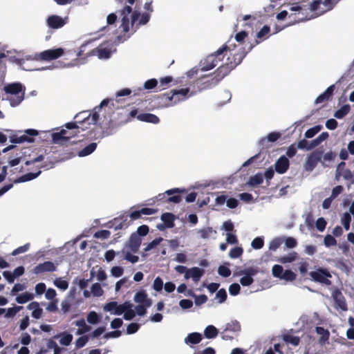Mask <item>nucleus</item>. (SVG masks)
Here are the masks:
<instances>
[{"label":"nucleus","mask_w":354,"mask_h":354,"mask_svg":"<svg viewBox=\"0 0 354 354\" xmlns=\"http://www.w3.org/2000/svg\"><path fill=\"white\" fill-rule=\"evenodd\" d=\"M64 54V49L62 48H58L55 49H49L41 52L39 54H36L34 57V59L35 60H44V61H51L53 59H56L61 57Z\"/></svg>","instance_id":"obj_6"},{"label":"nucleus","mask_w":354,"mask_h":354,"mask_svg":"<svg viewBox=\"0 0 354 354\" xmlns=\"http://www.w3.org/2000/svg\"><path fill=\"white\" fill-rule=\"evenodd\" d=\"M67 17L62 18L59 15H53L46 19L48 26L53 29H58L63 27L67 23Z\"/></svg>","instance_id":"obj_10"},{"label":"nucleus","mask_w":354,"mask_h":354,"mask_svg":"<svg viewBox=\"0 0 354 354\" xmlns=\"http://www.w3.org/2000/svg\"><path fill=\"white\" fill-rule=\"evenodd\" d=\"M259 44V40L256 39L254 41V43L253 44H251L248 47L247 50H245V48L243 47H239L238 49H236V46H234V48L232 50L229 48L227 50V51L229 50L230 55L227 57V61L229 63L232 64V65L234 68H236V66H238L239 64L241 63L243 58L245 57L246 54L249 51H250L254 46H256Z\"/></svg>","instance_id":"obj_4"},{"label":"nucleus","mask_w":354,"mask_h":354,"mask_svg":"<svg viewBox=\"0 0 354 354\" xmlns=\"http://www.w3.org/2000/svg\"><path fill=\"white\" fill-rule=\"evenodd\" d=\"M227 292L224 288L218 290L216 294L215 298L218 300V303L222 304L227 299Z\"/></svg>","instance_id":"obj_43"},{"label":"nucleus","mask_w":354,"mask_h":354,"mask_svg":"<svg viewBox=\"0 0 354 354\" xmlns=\"http://www.w3.org/2000/svg\"><path fill=\"white\" fill-rule=\"evenodd\" d=\"M351 221V216L349 213H344L342 218V223L344 225V227L346 230H348L350 229V223Z\"/></svg>","instance_id":"obj_52"},{"label":"nucleus","mask_w":354,"mask_h":354,"mask_svg":"<svg viewBox=\"0 0 354 354\" xmlns=\"http://www.w3.org/2000/svg\"><path fill=\"white\" fill-rule=\"evenodd\" d=\"M204 270L198 267H194L188 269L187 273L185 274V278L186 279L192 278L194 282H198L204 274Z\"/></svg>","instance_id":"obj_16"},{"label":"nucleus","mask_w":354,"mask_h":354,"mask_svg":"<svg viewBox=\"0 0 354 354\" xmlns=\"http://www.w3.org/2000/svg\"><path fill=\"white\" fill-rule=\"evenodd\" d=\"M137 118L140 121L152 124H158L160 122V119L157 115L149 113H140L138 115Z\"/></svg>","instance_id":"obj_21"},{"label":"nucleus","mask_w":354,"mask_h":354,"mask_svg":"<svg viewBox=\"0 0 354 354\" xmlns=\"http://www.w3.org/2000/svg\"><path fill=\"white\" fill-rule=\"evenodd\" d=\"M341 177L346 181V185L348 189H350L354 184V174L350 169L341 171L339 175L338 173L335 174V180L339 181Z\"/></svg>","instance_id":"obj_11"},{"label":"nucleus","mask_w":354,"mask_h":354,"mask_svg":"<svg viewBox=\"0 0 354 354\" xmlns=\"http://www.w3.org/2000/svg\"><path fill=\"white\" fill-rule=\"evenodd\" d=\"M134 301L136 303L146 304L147 306H150L151 304V299L147 298V295L144 290L139 291L135 295Z\"/></svg>","instance_id":"obj_25"},{"label":"nucleus","mask_w":354,"mask_h":354,"mask_svg":"<svg viewBox=\"0 0 354 354\" xmlns=\"http://www.w3.org/2000/svg\"><path fill=\"white\" fill-rule=\"evenodd\" d=\"M91 292L95 297H100L103 295L104 291L100 283H95L91 286Z\"/></svg>","instance_id":"obj_47"},{"label":"nucleus","mask_w":354,"mask_h":354,"mask_svg":"<svg viewBox=\"0 0 354 354\" xmlns=\"http://www.w3.org/2000/svg\"><path fill=\"white\" fill-rule=\"evenodd\" d=\"M309 275L315 282L326 286H330L331 284V281L328 278H330L332 276L326 269L319 268L316 271L310 272Z\"/></svg>","instance_id":"obj_5"},{"label":"nucleus","mask_w":354,"mask_h":354,"mask_svg":"<svg viewBox=\"0 0 354 354\" xmlns=\"http://www.w3.org/2000/svg\"><path fill=\"white\" fill-rule=\"evenodd\" d=\"M158 85L156 79H150L145 82L144 88L147 90L153 89Z\"/></svg>","instance_id":"obj_62"},{"label":"nucleus","mask_w":354,"mask_h":354,"mask_svg":"<svg viewBox=\"0 0 354 354\" xmlns=\"http://www.w3.org/2000/svg\"><path fill=\"white\" fill-rule=\"evenodd\" d=\"M124 269L120 266H113L111 270V274L115 277H120L123 274Z\"/></svg>","instance_id":"obj_63"},{"label":"nucleus","mask_w":354,"mask_h":354,"mask_svg":"<svg viewBox=\"0 0 354 354\" xmlns=\"http://www.w3.org/2000/svg\"><path fill=\"white\" fill-rule=\"evenodd\" d=\"M259 271L258 268L249 267L244 270H242L238 272L239 275H244L242 277L239 281L243 286H249L253 282V276L256 275Z\"/></svg>","instance_id":"obj_8"},{"label":"nucleus","mask_w":354,"mask_h":354,"mask_svg":"<svg viewBox=\"0 0 354 354\" xmlns=\"http://www.w3.org/2000/svg\"><path fill=\"white\" fill-rule=\"evenodd\" d=\"M218 333V331L217 328L213 325L207 326L204 330V335L205 337L208 339H212L216 337Z\"/></svg>","instance_id":"obj_32"},{"label":"nucleus","mask_w":354,"mask_h":354,"mask_svg":"<svg viewBox=\"0 0 354 354\" xmlns=\"http://www.w3.org/2000/svg\"><path fill=\"white\" fill-rule=\"evenodd\" d=\"M22 309L23 306H17L12 308H9L6 311L5 317L8 318L13 317L18 312H19Z\"/></svg>","instance_id":"obj_48"},{"label":"nucleus","mask_w":354,"mask_h":354,"mask_svg":"<svg viewBox=\"0 0 354 354\" xmlns=\"http://www.w3.org/2000/svg\"><path fill=\"white\" fill-rule=\"evenodd\" d=\"M202 339V335L199 333H189L185 339L186 344H197Z\"/></svg>","instance_id":"obj_28"},{"label":"nucleus","mask_w":354,"mask_h":354,"mask_svg":"<svg viewBox=\"0 0 354 354\" xmlns=\"http://www.w3.org/2000/svg\"><path fill=\"white\" fill-rule=\"evenodd\" d=\"M86 319L87 322L91 324H95L100 320L99 315L95 311L90 312L87 315Z\"/></svg>","instance_id":"obj_49"},{"label":"nucleus","mask_w":354,"mask_h":354,"mask_svg":"<svg viewBox=\"0 0 354 354\" xmlns=\"http://www.w3.org/2000/svg\"><path fill=\"white\" fill-rule=\"evenodd\" d=\"M283 243V240L281 238L277 237L272 239L269 245V249L272 251L277 250Z\"/></svg>","instance_id":"obj_46"},{"label":"nucleus","mask_w":354,"mask_h":354,"mask_svg":"<svg viewBox=\"0 0 354 354\" xmlns=\"http://www.w3.org/2000/svg\"><path fill=\"white\" fill-rule=\"evenodd\" d=\"M34 141V139L30 136H28L27 135H22L20 136H18L17 135H13L10 137V142L12 143H23L24 142H32Z\"/></svg>","instance_id":"obj_30"},{"label":"nucleus","mask_w":354,"mask_h":354,"mask_svg":"<svg viewBox=\"0 0 354 354\" xmlns=\"http://www.w3.org/2000/svg\"><path fill=\"white\" fill-rule=\"evenodd\" d=\"M241 325L239 322L236 320L232 321L231 322L227 324L225 331H232V332H239L241 330Z\"/></svg>","instance_id":"obj_35"},{"label":"nucleus","mask_w":354,"mask_h":354,"mask_svg":"<svg viewBox=\"0 0 354 354\" xmlns=\"http://www.w3.org/2000/svg\"><path fill=\"white\" fill-rule=\"evenodd\" d=\"M161 220L166 225L167 228H172L174 226L175 215L172 213H163L160 217Z\"/></svg>","instance_id":"obj_27"},{"label":"nucleus","mask_w":354,"mask_h":354,"mask_svg":"<svg viewBox=\"0 0 354 354\" xmlns=\"http://www.w3.org/2000/svg\"><path fill=\"white\" fill-rule=\"evenodd\" d=\"M235 68L232 64L229 63L227 61L223 65L219 66L215 71L216 77L218 80H221L224 78L230 72Z\"/></svg>","instance_id":"obj_15"},{"label":"nucleus","mask_w":354,"mask_h":354,"mask_svg":"<svg viewBox=\"0 0 354 354\" xmlns=\"http://www.w3.org/2000/svg\"><path fill=\"white\" fill-rule=\"evenodd\" d=\"M272 274L274 277L280 278L281 279L283 273V268L280 265H274L272 267Z\"/></svg>","instance_id":"obj_54"},{"label":"nucleus","mask_w":354,"mask_h":354,"mask_svg":"<svg viewBox=\"0 0 354 354\" xmlns=\"http://www.w3.org/2000/svg\"><path fill=\"white\" fill-rule=\"evenodd\" d=\"M3 91L7 94L15 95L14 97H8L11 106H18L24 100L26 88L20 82H15L9 84L3 87Z\"/></svg>","instance_id":"obj_2"},{"label":"nucleus","mask_w":354,"mask_h":354,"mask_svg":"<svg viewBox=\"0 0 354 354\" xmlns=\"http://www.w3.org/2000/svg\"><path fill=\"white\" fill-rule=\"evenodd\" d=\"M97 144L95 142H92L87 146H86L84 148H83L82 150H80L78 152V156L80 157H84L90 155L96 149Z\"/></svg>","instance_id":"obj_31"},{"label":"nucleus","mask_w":354,"mask_h":354,"mask_svg":"<svg viewBox=\"0 0 354 354\" xmlns=\"http://www.w3.org/2000/svg\"><path fill=\"white\" fill-rule=\"evenodd\" d=\"M130 308H133V304L130 301H125L122 304H118L117 301H110L105 304L104 310L109 312H112L114 310V315H120Z\"/></svg>","instance_id":"obj_7"},{"label":"nucleus","mask_w":354,"mask_h":354,"mask_svg":"<svg viewBox=\"0 0 354 354\" xmlns=\"http://www.w3.org/2000/svg\"><path fill=\"white\" fill-rule=\"evenodd\" d=\"M251 245L254 249L256 250H259L262 248L264 245L263 239L261 237H256L252 241Z\"/></svg>","instance_id":"obj_53"},{"label":"nucleus","mask_w":354,"mask_h":354,"mask_svg":"<svg viewBox=\"0 0 354 354\" xmlns=\"http://www.w3.org/2000/svg\"><path fill=\"white\" fill-rule=\"evenodd\" d=\"M243 252V250L241 247H235L230 250L229 256L232 259H237L240 257Z\"/></svg>","instance_id":"obj_44"},{"label":"nucleus","mask_w":354,"mask_h":354,"mask_svg":"<svg viewBox=\"0 0 354 354\" xmlns=\"http://www.w3.org/2000/svg\"><path fill=\"white\" fill-rule=\"evenodd\" d=\"M189 92V88L174 89L170 91L169 93L159 95L158 98L161 99V100L165 103V106H171L187 99Z\"/></svg>","instance_id":"obj_3"},{"label":"nucleus","mask_w":354,"mask_h":354,"mask_svg":"<svg viewBox=\"0 0 354 354\" xmlns=\"http://www.w3.org/2000/svg\"><path fill=\"white\" fill-rule=\"evenodd\" d=\"M87 57L97 55L100 59H106L111 55V52L107 48H93L86 53Z\"/></svg>","instance_id":"obj_18"},{"label":"nucleus","mask_w":354,"mask_h":354,"mask_svg":"<svg viewBox=\"0 0 354 354\" xmlns=\"http://www.w3.org/2000/svg\"><path fill=\"white\" fill-rule=\"evenodd\" d=\"M241 290V287L239 284L236 283H234L231 284L229 287V292L231 295L236 296L239 294Z\"/></svg>","instance_id":"obj_61"},{"label":"nucleus","mask_w":354,"mask_h":354,"mask_svg":"<svg viewBox=\"0 0 354 354\" xmlns=\"http://www.w3.org/2000/svg\"><path fill=\"white\" fill-rule=\"evenodd\" d=\"M194 302L196 306H201L207 302L208 298L205 295H194Z\"/></svg>","instance_id":"obj_60"},{"label":"nucleus","mask_w":354,"mask_h":354,"mask_svg":"<svg viewBox=\"0 0 354 354\" xmlns=\"http://www.w3.org/2000/svg\"><path fill=\"white\" fill-rule=\"evenodd\" d=\"M281 137V133L279 132H271L266 137L263 138L259 141V145L267 146V143L269 142H274L277 141Z\"/></svg>","instance_id":"obj_24"},{"label":"nucleus","mask_w":354,"mask_h":354,"mask_svg":"<svg viewBox=\"0 0 354 354\" xmlns=\"http://www.w3.org/2000/svg\"><path fill=\"white\" fill-rule=\"evenodd\" d=\"M218 273L223 277H228L231 274V270L225 266H220L218 269Z\"/></svg>","instance_id":"obj_58"},{"label":"nucleus","mask_w":354,"mask_h":354,"mask_svg":"<svg viewBox=\"0 0 354 354\" xmlns=\"http://www.w3.org/2000/svg\"><path fill=\"white\" fill-rule=\"evenodd\" d=\"M296 274L290 270H286L283 272L281 279L288 281H292L296 279Z\"/></svg>","instance_id":"obj_50"},{"label":"nucleus","mask_w":354,"mask_h":354,"mask_svg":"<svg viewBox=\"0 0 354 354\" xmlns=\"http://www.w3.org/2000/svg\"><path fill=\"white\" fill-rule=\"evenodd\" d=\"M216 58L213 56L212 53L207 56L201 62L202 71H209L214 68L218 65Z\"/></svg>","instance_id":"obj_17"},{"label":"nucleus","mask_w":354,"mask_h":354,"mask_svg":"<svg viewBox=\"0 0 354 354\" xmlns=\"http://www.w3.org/2000/svg\"><path fill=\"white\" fill-rule=\"evenodd\" d=\"M33 295L29 292H24L16 297V301L19 304H25L33 299Z\"/></svg>","instance_id":"obj_39"},{"label":"nucleus","mask_w":354,"mask_h":354,"mask_svg":"<svg viewBox=\"0 0 354 354\" xmlns=\"http://www.w3.org/2000/svg\"><path fill=\"white\" fill-rule=\"evenodd\" d=\"M56 268L55 265L52 261H45L36 266L33 269V272L36 274L46 272H52L55 271Z\"/></svg>","instance_id":"obj_12"},{"label":"nucleus","mask_w":354,"mask_h":354,"mask_svg":"<svg viewBox=\"0 0 354 354\" xmlns=\"http://www.w3.org/2000/svg\"><path fill=\"white\" fill-rule=\"evenodd\" d=\"M75 325L81 328L78 329L77 334L85 333L91 329V326H88L83 319L76 321Z\"/></svg>","instance_id":"obj_38"},{"label":"nucleus","mask_w":354,"mask_h":354,"mask_svg":"<svg viewBox=\"0 0 354 354\" xmlns=\"http://www.w3.org/2000/svg\"><path fill=\"white\" fill-rule=\"evenodd\" d=\"M111 232L106 230H102L96 232L94 234V237L96 239H106L109 238Z\"/></svg>","instance_id":"obj_55"},{"label":"nucleus","mask_w":354,"mask_h":354,"mask_svg":"<svg viewBox=\"0 0 354 354\" xmlns=\"http://www.w3.org/2000/svg\"><path fill=\"white\" fill-rule=\"evenodd\" d=\"M323 151L317 149L314 151L308 158L305 163V169L306 171H313L317 163L322 161Z\"/></svg>","instance_id":"obj_9"},{"label":"nucleus","mask_w":354,"mask_h":354,"mask_svg":"<svg viewBox=\"0 0 354 354\" xmlns=\"http://www.w3.org/2000/svg\"><path fill=\"white\" fill-rule=\"evenodd\" d=\"M350 111V105L346 104L342 106L339 109L336 111L334 113V116L337 119L343 118Z\"/></svg>","instance_id":"obj_34"},{"label":"nucleus","mask_w":354,"mask_h":354,"mask_svg":"<svg viewBox=\"0 0 354 354\" xmlns=\"http://www.w3.org/2000/svg\"><path fill=\"white\" fill-rule=\"evenodd\" d=\"M55 286L62 290H66L68 288V283L67 281L62 279V278H57L54 281Z\"/></svg>","instance_id":"obj_45"},{"label":"nucleus","mask_w":354,"mask_h":354,"mask_svg":"<svg viewBox=\"0 0 354 354\" xmlns=\"http://www.w3.org/2000/svg\"><path fill=\"white\" fill-rule=\"evenodd\" d=\"M297 258V253L296 252H292L288 254V255H285L281 257L278 261L281 263H291L296 260Z\"/></svg>","instance_id":"obj_37"},{"label":"nucleus","mask_w":354,"mask_h":354,"mask_svg":"<svg viewBox=\"0 0 354 354\" xmlns=\"http://www.w3.org/2000/svg\"><path fill=\"white\" fill-rule=\"evenodd\" d=\"M263 181V175L260 173L251 176L249 179L248 184L250 186L254 187L261 185Z\"/></svg>","instance_id":"obj_33"},{"label":"nucleus","mask_w":354,"mask_h":354,"mask_svg":"<svg viewBox=\"0 0 354 354\" xmlns=\"http://www.w3.org/2000/svg\"><path fill=\"white\" fill-rule=\"evenodd\" d=\"M335 90V85H331L327 88V89L321 95H319L315 100V103L316 104L326 102L333 95Z\"/></svg>","instance_id":"obj_20"},{"label":"nucleus","mask_w":354,"mask_h":354,"mask_svg":"<svg viewBox=\"0 0 354 354\" xmlns=\"http://www.w3.org/2000/svg\"><path fill=\"white\" fill-rule=\"evenodd\" d=\"M333 297L335 301L336 308H340L343 310H347V305L345 301L344 297L339 290H337L333 292Z\"/></svg>","instance_id":"obj_19"},{"label":"nucleus","mask_w":354,"mask_h":354,"mask_svg":"<svg viewBox=\"0 0 354 354\" xmlns=\"http://www.w3.org/2000/svg\"><path fill=\"white\" fill-rule=\"evenodd\" d=\"M40 174H41V171H38L36 173H33V172L27 173V174L15 179L13 180V183L17 184V183H24V182H27L29 180H32L36 178L37 176H39Z\"/></svg>","instance_id":"obj_26"},{"label":"nucleus","mask_w":354,"mask_h":354,"mask_svg":"<svg viewBox=\"0 0 354 354\" xmlns=\"http://www.w3.org/2000/svg\"><path fill=\"white\" fill-rule=\"evenodd\" d=\"M73 335L71 334H66L61 337L59 342L62 345L68 346L71 343Z\"/></svg>","instance_id":"obj_64"},{"label":"nucleus","mask_w":354,"mask_h":354,"mask_svg":"<svg viewBox=\"0 0 354 354\" xmlns=\"http://www.w3.org/2000/svg\"><path fill=\"white\" fill-rule=\"evenodd\" d=\"M290 162L288 158L285 156H281L274 164L275 171L280 174L287 171L289 168Z\"/></svg>","instance_id":"obj_14"},{"label":"nucleus","mask_w":354,"mask_h":354,"mask_svg":"<svg viewBox=\"0 0 354 354\" xmlns=\"http://www.w3.org/2000/svg\"><path fill=\"white\" fill-rule=\"evenodd\" d=\"M184 192H185V189H182L180 188H174V189L167 190L164 194H159L158 196H157V198L158 200L161 201L165 198V194L169 196H171L174 194H180V193H184Z\"/></svg>","instance_id":"obj_42"},{"label":"nucleus","mask_w":354,"mask_h":354,"mask_svg":"<svg viewBox=\"0 0 354 354\" xmlns=\"http://www.w3.org/2000/svg\"><path fill=\"white\" fill-rule=\"evenodd\" d=\"M283 339L285 342L291 344L293 346H298L300 342V338L299 337L292 336L288 334L283 335Z\"/></svg>","instance_id":"obj_36"},{"label":"nucleus","mask_w":354,"mask_h":354,"mask_svg":"<svg viewBox=\"0 0 354 354\" xmlns=\"http://www.w3.org/2000/svg\"><path fill=\"white\" fill-rule=\"evenodd\" d=\"M228 49H229L228 46L225 44L223 46H221V48H219L214 53H212L213 56H214L216 58V60L218 64L223 59Z\"/></svg>","instance_id":"obj_29"},{"label":"nucleus","mask_w":354,"mask_h":354,"mask_svg":"<svg viewBox=\"0 0 354 354\" xmlns=\"http://www.w3.org/2000/svg\"><path fill=\"white\" fill-rule=\"evenodd\" d=\"M92 44V41H88L83 44H82L79 48V50L76 53L77 58H79L82 62V64L84 63L88 57L86 55V53H88L90 50H87L86 48L88 45Z\"/></svg>","instance_id":"obj_23"},{"label":"nucleus","mask_w":354,"mask_h":354,"mask_svg":"<svg viewBox=\"0 0 354 354\" xmlns=\"http://www.w3.org/2000/svg\"><path fill=\"white\" fill-rule=\"evenodd\" d=\"M141 238L136 234H132L129 240V247L133 252H137L140 245Z\"/></svg>","instance_id":"obj_22"},{"label":"nucleus","mask_w":354,"mask_h":354,"mask_svg":"<svg viewBox=\"0 0 354 354\" xmlns=\"http://www.w3.org/2000/svg\"><path fill=\"white\" fill-rule=\"evenodd\" d=\"M162 240L163 239L162 237L156 238L151 242L148 243L147 247L145 248V251L147 252L153 248H155L162 242Z\"/></svg>","instance_id":"obj_56"},{"label":"nucleus","mask_w":354,"mask_h":354,"mask_svg":"<svg viewBox=\"0 0 354 354\" xmlns=\"http://www.w3.org/2000/svg\"><path fill=\"white\" fill-rule=\"evenodd\" d=\"M132 12V8L130 6H126L121 11L122 16L121 20V27L124 32H127L129 30V15Z\"/></svg>","instance_id":"obj_13"},{"label":"nucleus","mask_w":354,"mask_h":354,"mask_svg":"<svg viewBox=\"0 0 354 354\" xmlns=\"http://www.w3.org/2000/svg\"><path fill=\"white\" fill-rule=\"evenodd\" d=\"M322 129V126L320 124L310 128L305 132V137L307 138H311L314 137L318 132H319Z\"/></svg>","instance_id":"obj_41"},{"label":"nucleus","mask_w":354,"mask_h":354,"mask_svg":"<svg viewBox=\"0 0 354 354\" xmlns=\"http://www.w3.org/2000/svg\"><path fill=\"white\" fill-rule=\"evenodd\" d=\"M270 31V26L265 25L263 26V28L257 33V38L260 39L259 43L261 41H263L266 39V36L269 34Z\"/></svg>","instance_id":"obj_40"},{"label":"nucleus","mask_w":354,"mask_h":354,"mask_svg":"<svg viewBox=\"0 0 354 354\" xmlns=\"http://www.w3.org/2000/svg\"><path fill=\"white\" fill-rule=\"evenodd\" d=\"M324 243L326 247H330L336 245L337 241L332 235L328 234L324 237Z\"/></svg>","instance_id":"obj_57"},{"label":"nucleus","mask_w":354,"mask_h":354,"mask_svg":"<svg viewBox=\"0 0 354 354\" xmlns=\"http://www.w3.org/2000/svg\"><path fill=\"white\" fill-rule=\"evenodd\" d=\"M172 81L173 77L171 76H166L160 78L159 86L160 90L165 89Z\"/></svg>","instance_id":"obj_51"},{"label":"nucleus","mask_w":354,"mask_h":354,"mask_svg":"<svg viewBox=\"0 0 354 354\" xmlns=\"http://www.w3.org/2000/svg\"><path fill=\"white\" fill-rule=\"evenodd\" d=\"M140 327V325L137 323H131L127 326V334H133L136 333Z\"/></svg>","instance_id":"obj_59"},{"label":"nucleus","mask_w":354,"mask_h":354,"mask_svg":"<svg viewBox=\"0 0 354 354\" xmlns=\"http://www.w3.org/2000/svg\"><path fill=\"white\" fill-rule=\"evenodd\" d=\"M99 118V115L95 112L93 114L92 117L88 115L82 120H75L65 124V127L69 130H75L73 132H68L66 129H62L59 132L53 133L52 134V140L54 144L59 145L62 146H68L70 142V139L77 136L80 133V129L84 131L88 129L87 125L91 124H95Z\"/></svg>","instance_id":"obj_1"}]
</instances>
